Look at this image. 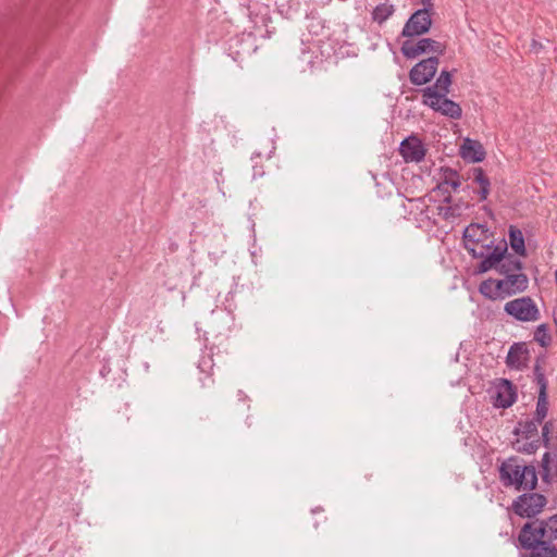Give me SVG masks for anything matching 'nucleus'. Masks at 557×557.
Here are the masks:
<instances>
[{
	"mask_svg": "<svg viewBox=\"0 0 557 557\" xmlns=\"http://www.w3.org/2000/svg\"><path fill=\"white\" fill-rule=\"evenodd\" d=\"M534 380L539 385V397L534 417L537 422H543L548 412L547 380L542 367L536 363L534 366Z\"/></svg>",
	"mask_w": 557,
	"mask_h": 557,
	"instance_id": "1a4fd4ad",
	"label": "nucleus"
},
{
	"mask_svg": "<svg viewBox=\"0 0 557 557\" xmlns=\"http://www.w3.org/2000/svg\"><path fill=\"white\" fill-rule=\"evenodd\" d=\"M522 269L523 264L521 260H519L516 256L506 252L497 272L503 276H507L521 273Z\"/></svg>",
	"mask_w": 557,
	"mask_h": 557,
	"instance_id": "6ab92c4d",
	"label": "nucleus"
},
{
	"mask_svg": "<svg viewBox=\"0 0 557 557\" xmlns=\"http://www.w3.org/2000/svg\"><path fill=\"white\" fill-rule=\"evenodd\" d=\"M406 162H420L425 157V148L421 140L414 136L404 139L399 148Z\"/></svg>",
	"mask_w": 557,
	"mask_h": 557,
	"instance_id": "f8f14e48",
	"label": "nucleus"
},
{
	"mask_svg": "<svg viewBox=\"0 0 557 557\" xmlns=\"http://www.w3.org/2000/svg\"><path fill=\"white\" fill-rule=\"evenodd\" d=\"M494 246L493 240H491L490 243L481 242L480 244H474L473 246L466 247L465 249L472 258L482 259Z\"/></svg>",
	"mask_w": 557,
	"mask_h": 557,
	"instance_id": "b1692460",
	"label": "nucleus"
},
{
	"mask_svg": "<svg viewBox=\"0 0 557 557\" xmlns=\"http://www.w3.org/2000/svg\"><path fill=\"white\" fill-rule=\"evenodd\" d=\"M442 171H443V178H442V182L437 185V189L447 193V195L444 197L443 201L446 203H450L451 196L447 191V189H445V187L450 186L454 190H457L460 187L461 182L459 178V174L456 170H454L451 168H444V169H442Z\"/></svg>",
	"mask_w": 557,
	"mask_h": 557,
	"instance_id": "2eb2a0df",
	"label": "nucleus"
},
{
	"mask_svg": "<svg viewBox=\"0 0 557 557\" xmlns=\"http://www.w3.org/2000/svg\"><path fill=\"white\" fill-rule=\"evenodd\" d=\"M461 214V207L458 205L455 206H440L438 207V215H441L445 220H450L457 218Z\"/></svg>",
	"mask_w": 557,
	"mask_h": 557,
	"instance_id": "bb28decb",
	"label": "nucleus"
},
{
	"mask_svg": "<svg viewBox=\"0 0 557 557\" xmlns=\"http://www.w3.org/2000/svg\"><path fill=\"white\" fill-rule=\"evenodd\" d=\"M504 281L507 286L506 288L509 297L523 293L529 286V278L523 272L504 276Z\"/></svg>",
	"mask_w": 557,
	"mask_h": 557,
	"instance_id": "f3484780",
	"label": "nucleus"
},
{
	"mask_svg": "<svg viewBox=\"0 0 557 557\" xmlns=\"http://www.w3.org/2000/svg\"><path fill=\"white\" fill-rule=\"evenodd\" d=\"M494 278H487L480 283L479 285V292L481 295H483L485 298L490 300H498V295H495L494 290Z\"/></svg>",
	"mask_w": 557,
	"mask_h": 557,
	"instance_id": "a878e982",
	"label": "nucleus"
},
{
	"mask_svg": "<svg viewBox=\"0 0 557 557\" xmlns=\"http://www.w3.org/2000/svg\"><path fill=\"white\" fill-rule=\"evenodd\" d=\"M472 178L475 183L480 185V187L491 186L490 180L482 168L472 169Z\"/></svg>",
	"mask_w": 557,
	"mask_h": 557,
	"instance_id": "c85d7f7f",
	"label": "nucleus"
},
{
	"mask_svg": "<svg viewBox=\"0 0 557 557\" xmlns=\"http://www.w3.org/2000/svg\"><path fill=\"white\" fill-rule=\"evenodd\" d=\"M494 290L495 295H498V300L505 299L509 297V294H507V286L505 284L504 277L503 278H494Z\"/></svg>",
	"mask_w": 557,
	"mask_h": 557,
	"instance_id": "c756f323",
	"label": "nucleus"
},
{
	"mask_svg": "<svg viewBox=\"0 0 557 557\" xmlns=\"http://www.w3.org/2000/svg\"><path fill=\"white\" fill-rule=\"evenodd\" d=\"M543 49V45L536 39H532L530 45V51L537 54Z\"/></svg>",
	"mask_w": 557,
	"mask_h": 557,
	"instance_id": "7c9ffc66",
	"label": "nucleus"
},
{
	"mask_svg": "<svg viewBox=\"0 0 557 557\" xmlns=\"http://www.w3.org/2000/svg\"><path fill=\"white\" fill-rule=\"evenodd\" d=\"M518 542L522 549L535 553L536 557H557V513L525 522Z\"/></svg>",
	"mask_w": 557,
	"mask_h": 557,
	"instance_id": "f257e3e1",
	"label": "nucleus"
},
{
	"mask_svg": "<svg viewBox=\"0 0 557 557\" xmlns=\"http://www.w3.org/2000/svg\"><path fill=\"white\" fill-rule=\"evenodd\" d=\"M322 512H323V509L320 508V507L312 510V513H314V515L315 513H322Z\"/></svg>",
	"mask_w": 557,
	"mask_h": 557,
	"instance_id": "c9c22d12",
	"label": "nucleus"
},
{
	"mask_svg": "<svg viewBox=\"0 0 557 557\" xmlns=\"http://www.w3.org/2000/svg\"><path fill=\"white\" fill-rule=\"evenodd\" d=\"M517 400L516 386L507 379H499L495 384V406L509 408Z\"/></svg>",
	"mask_w": 557,
	"mask_h": 557,
	"instance_id": "9b49d317",
	"label": "nucleus"
},
{
	"mask_svg": "<svg viewBox=\"0 0 557 557\" xmlns=\"http://www.w3.org/2000/svg\"><path fill=\"white\" fill-rule=\"evenodd\" d=\"M542 422H537L535 418H532L531 420H527L523 423H520V430L521 433L527 438H534L537 435L539 425H541Z\"/></svg>",
	"mask_w": 557,
	"mask_h": 557,
	"instance_id": "393cba45",
	"label": "nucleus"
},
{
	"mask_svg": "<svg viewBox=\"0 0 557 557\" xmlns=\"http://www.w3.org/2000/svg\"><path fill=\"white\" fill-rule=\"evenodd\" d=\"M542 440L545 447L557 450V420H549L543 425Z\"/></svg>",
	"mask_w": 557,
	"mask_h": 557,
	"instance_id": "412c9836",
	"label": "nucleus"
},
{
	"mask_svg": "<svg viewBox=\"0 0 557 557\" xmlns=\"http://www.w3.org/2000/svg\"><path fill=\"white\" fill-rule=\"evenodd\" d=\"M509 244L511 249L519 256H525L524 237L517 226L510 225L508 231Z\"/></svg>",
	"mask_w": 557,
	"mask_h": 557,
	"instance_id": "aec40b11",
	"label": "nucleus"
},
{
	"mask_svg": "<svg viewBox=\"0 0 557 557\" xmlns=\"http://www.w3.org/2000/svg\"><path fill=\"white\" fill-rule=\"evenodd\" d=\"M400 51L403 55L407 59H414L420 54L429 52L442 55L445 52V46L432 38H422L417 42H413L411 40L404 41Z\"/></svg>",
	"mask_w": 557,
	"mask_h": 557,
	"instance_id": "423d86ee",
	"label": "nucleus"
},
{
	"mask_svg": "<svg viewBox=\"0 0 557 557\" xmlns=\"http://www.w3.org/2000/svg\"><path fill=\"white\" fill-rule=\"evenodd\" d=\"M499 480L505 487L517 491H532L537 485V474L533 466L524 465L518 457H510L499 466Z\"/></svg>",
	"mask_w": 557,
	"mask_h": 557,
	"instance_id": "f03ea898",
	"label": "nucleus"
},
{
	"mask_svg": "<svg viewBox=\"0 0 557 557\" xmlns=\"http://www.w3.org/2000/svg\"><path fill=\"white\" fill-rule=\"evenodd\" d=\"M438 63V57H430L418 62L409 72L410 82L417 86L429 83L434 77Z\"/></svg>",
	"mask_w": 557,
	"mask_h": 557,
	"instance_id": "6e6552de",
	"label": "nucleus"
},
{
	"mask_svg": "<svg viewBox=\"0 0 557 557\" xmlns=\"http://www.w3.org/2000/svg\"><path fill=\"white\" fill-rule=\"evenodd\" d=\"M528 354V349L523 343H515L509 348L506 357V364L510 369L520 370L524 367V359Z\"/></svg>",
	"mask_w": 557,
	"mask_h": 557,
	"instance_id": "dca6fc26",
	"label": "nucleus"
},
{
	"mask_svg": "<svg viewBox=\"0 0 557 557\" xmlns=\"http://www.w3.org/2000/svg\"><path fill=\"white\" fill-rule=\"evenodd\" d=\"M546 497L539 493H523L511 505L516 515L522 518H534L546 506Z\"/></svg>",
	"mask_w": 557,
	"mask_h": 557,
	"instance_id": "39448f33",
	"label": "nucleus"
},
{
	"mask_svg": "<svg viewBox=\"0 0 557 557\" xmlns=\"http://www.w3.org/2000/svg\"><path fill=\"white\" fill-rule=\"evenodd\" d=\"M490 187L491 186H483V187H480V190H479V194H480V200L481 201H484L486 200L488 194H490Z\"/></svg>",
	"mask_w": 557,
	"mask_h": 557,
	"instance_id": "473e14b6",
	"label": "nucleus"
},
{
	"mask_svg": "<svg viewBox=\"0 0 557 557\" xmlns=\"http://www.w3.org/2000/svg\"><path fill=\"white\" fill-rule=\"evenodd\" d=\"M451 85V74L447 70H442L435 83L432 86H428L421 89L422 98H431V94L434 96H447Z\"/></svg>",
	"mask_w": 557,
	"mask_h": 557,
	"instance_id": "4468645a",
	"label": "nucleus"
},
{
	"mask_svg": "<svg viewBox=\"0 0 557 557\" xmlns=\"http://www.w3.org/2000/svg\"><path fill=\"white\" fill-rule=\"evenodd\" d=\"M534 339L542 346L546 347L550 343V336L547 332L546 324H540L534 332Z\"/></svg>",
	"mask_w": 557,
	"mask_h": 557,
	"instance_id": "cd10ccee",
	"label": "nucleus"
},
{
	"mask_svg": "<svg viewBox=\"0 0 557 557\" xmlns=\"http://www.w3.org/2000/svg\"><path fill=\"white\" fill-rule=\"evenodd\" d=\"M206 380L208 381V384L206 382H202V386L210 387L213 384V380L210 377V375H207Z\"/></svg>",
	"mask_w": 557,
	"mask_h": 557,
	"instance_id": "72a5a7b5",
	"label": "nucleus"
},
{
	"mask_svg": "<svg viewBox=\"0 0 557 557\" xmlns=\"http://www.w3.org/2000/svg\"><path fill=\"white\" fill-rule=\"evenodd\" d=\"M504 311L520 322H535L541 318L537 305L530 296H523L506 302Z\"/></svg>",
	"mask_w": 557,
	"mask_h": 557,
	"instance_id": "20e7f679",
	"label": "nucleus"
},
{
	"mask_svg": "<svg viewBox=\"0 0 557 557\" xmlns=\"http://www.w3.org/2000/svg\"><path fill=\"white\" fill-rule=\"evenodd\" d=\"M542 478L545 482H549L550 476L557 480V453L554 454V458L550 453H545L542 458Z\"/></svg>",
	"mask_w": 557,
	"mask_h": 557,
	"instance_id": "4be33fe9",
	"label": "nucleus"
},
{
	"mask_svg": "<svg viewBox=\"0 0 557 557\" xmlns=\"http://www.w3.org/2000/svg\"><path fill=\"white\" fill-rule=\"evenodd\" d=\"M539 447V440L530 442L527 447L523 448L524 451L531 454L534 453Z\"/></svg>",
	"mask_w": 557,
	"mask_h": 557,
	"instance_id": "2f4dec72",
	"label": "nucleus"
},
{
	"mask_svg": "<svg viewBox=\"0 0 557 557\" xmlns=\"http://www.w3.org/2000/svg\"><path fill=\"white\" fill-rule=\"evenodd\" d=\"M395 12L393 4L388 2L380 3L372 11V20L379 24H383L387 21Z\"/></svg>",
	"mask_w": 557,
	"mask_h": 557,
	"instance_id": "5701e85b",
	"label": "nucleus"
},
{
	"mask_svg": "<svg viewBox=\"0 0 557 557\" xmlns=\"http://www.w3.org/2000/svg\"><path fill=\"white\" fill-rule=\"evenodd\" d=\"M422 103L433 111L440 112L442 115L453 120H458L462 115L461 107L457 102L448 99L447 96H434L431 94V98H422Z\"/></svg>",
	"mask_w": 557,
	"mask_h": 557,
	"instance_id": "0eeeda50",
	"label": "nucleus"
},
{
	"mask_svg": "<svg viewBox=\"0 0 557 557\" xmlns=\"http://www.w3.org/2000/svg\"><path fill=\"white\" fill-rule=\"evenodd\" d=\"M261 157H262V152H261V151H255V152L252 153L251 159H252V160H255V159H257V158H261Z\"/></svg>",
	"mask_w": 557,
	"mask_h": 557,
	"instance_id": "f704fd0d",
	"label": "nucleus"
},
{
	"mask_svg": "<svg viewBox=\"0 0 557 557\" xmlns=\"http://www.w3.org/2000/svg\"><path fill=\"white\" fill-rule=\"evenodd\" d=\"M487 228L482 224H470L463 231V244L465 248L480 244L486 239Z\"/></svg>",
	"mask_w": 557,
	"mask_h": 557,
	"instance_id": "a211bd4d",
	"label": "nucleus"
},
{
	"mask_svg": "<svg viewBox=\"0 0 557 557\" xmlns=\"http://www.w3.org/2000/svg\"><path fill=\"white\" fill-rule=\"evenodd\" d=\"M485 154L484 147L478 140L466 138L460 147V156L468 162H481L485 159Z\"/></svg>",
	"mask_w": 557,
	"mask_h": 557,
	"instance_id": "ddd939ff",
	"label": "nucleus"
},
{
	"mask_svg": "<svg viewBox=\"0 0 557 557\" xmlns=\"http://www.w3.org/2000/svg\"><path fill=\"white\" fill-rule=\"evenodd\" d=\"M424 5L423 9H419L411 14L406 22L401 36L404 37H417L426 34L432 26V18L430 11L433 8L432 0H422Z\"/></svg>",
	"mask_w": 557,
	"mask_h": 557,
	"instance_id": "7ed1b4c3",
	"label": "nucleus"
},
{
	"mask_svg": "<svg viewBox=\"0 0 557 557\" xmlns=\"http://www.w3.org/2000/svg\"><path fill=\"white\" fill-rule=\"evenodd\" d=\"M507 250L508 247L506 242L495 245L478 263L474 273L483 274L491 270L497 271Z\"/></svg>",
	"mask_w": 557,
	"mask_h": 557,
	"instance_id": "9d476101",
	"label": "nucleus"
}]
</instances>
